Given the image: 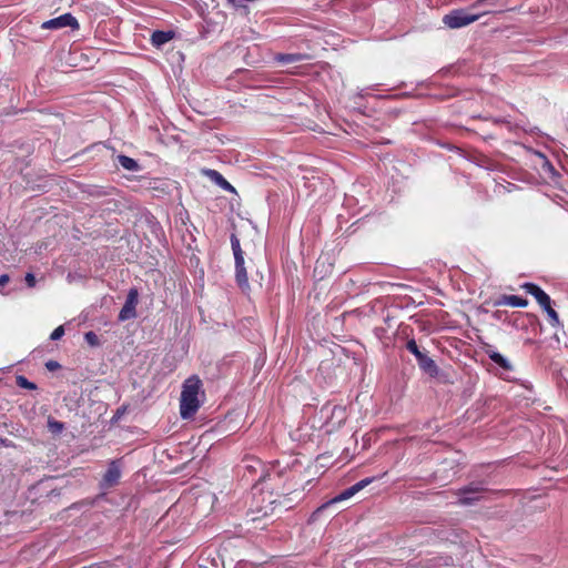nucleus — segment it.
I'll return each instance as SVG.
<instances>
[{
    "mask_svg": "<svg viewBox=\"0 0 568 568\" xmlns=\"http://www.w3.org/2000/svg\"><path fill=\"white\" fill-rule=\"evenodd\" d=\"M121 477V470L116 464H111L110 468L105 473L103 477V485L106 487H111L115 485Z\"/></svg>",
    "mask_w": 568,
    "mask_h": 568,
    "instance_id": "10",
    "label": "nucleus"
},
{
    "mask_svg": "<svg viewBox=\"0 0 568 568\" xmlns=\"http://www.w3.org/2000/svg\"><path fill=\"white\" fill-rule=\"evenodd\" d=\"M407 349L413 353L418 362L420 369H423L426 374L434 377L438 374V366L435 362L427 356L424 352H422L415 339H409L406 344Z\"/></svg>",
    "mask_w": 568,
    "mask_h": 568,
    "instance_id": "4",
    "label": "nucleus"
},
{
    "mask_svg": "<svg viewBox=\"0 0 568 568\" xmlns=\"http://www.w3.org/2000/svg\"><path fill=\"white\" fill-rule=\"evenodd\" d=\"M528 301L517 295H503L497 302V305H508L511 307H525Z\"/></svg>",
    "mask_w": 568,
    "mask_h": 568,
    "instance_id": "11",
    "label": "nucleus"
},
{
    "mask_svg": "<svg viewBox=\"0 0 568 568\" xmlns=\"http://www.w3.org/2000/svg\"><path fill=\"white\" fill-rule=\"evenodd\" d=\"M9 281H10L9 275H7V274L1 275L0 276V287L1 288L4 287L9 283Z\"/></svg>",
    "mask_w": 568,
    "mask_h": 568,
    "instance_id": "27",
    "label": "nucleus"
},
{
    "mask_svg": "<svg viewBox=\"0 0 568 568\" xmlns=\"http://www.w3.org/2000/svg\"><path fill=\"white\" fill-rule=\"evenodd\" d=\"M59 366H60V365H59L57 362H53V361H51V362H48V363H47V367H48V369H50V371H54V369H55V368H58Z\"/></svg>",
    "mask_w": 568,
    "mask_h": 568,
    "instance_id": "28",
    "label": "nucleus"
},
{
    "mask_svg": "<svg viewBox=\"0 0 568 568\" xmlns=\"http://www.w3.org/2000/svg\"><path fill=\"white\" fill-rule=\"evenodd\" d=\"M87 343L91 346H98L100 344L99 337L94 332H88L84 335Z\"/></svg>",
    "mask_w": 568,
    "mask_h": 568,
    "instance_id": "22",
    "label": "nucleus"
},
{
    "mask_svg": "<svg viewBox=\"0 0 568 568\" xmlns=\"http://www.w3.org/2000/svg\"><path fill=\"white\" fill-rule=\"evenodd\" d=\"M48 429L51 434L59 435L64 429V424L52 418V417H49L48 418Z\"/></svg>",
    "mask_w": 568,
    "mask_h": 568,
    "instance_id": "18",
    "label": "nucleus"
},
{
    "mask_svg": "<svg viewBox=\"0 0 568 568\" xmlns=\"http://www.w3.org/2000/svg\"><path fill=\"white\" fill-rule=\"evenodd\" d=\"M26 282H27L28 286H30V287L34 286V284H36V277H34V275H33V274H31V273H28V274L26 275Z\"/></svg>",
    "mask_w": 568,
    "mask_h": 568,
    "instance_id": "25",
    "label": "nucleus"
},
{
    "mask_svg": "<svg viewBox=\"0 0 568 568\" xmlns=\"http://www.w3.org/2000/svg\"><path fill=\"white\" fill-rule=\"evenodd\" d=\"M305 59H307V55L301 54V53H287V54H280L277 57V61H280L284 64L301 62Z\"/></svg>",
    "mask_w": 568,
    "mask_h": 568,
    "instance_id": "16",
    "label": "nucleus"
},
{
    "mask_svg": "<svg viewBox=\"0 0 568 568\" xmlns=\"http://www.w3.org/2000/svg\"><path fill=\"white\" fill-rule=\"evenodd\" d=\"M64 27H71L73 29H78L79 24L77 19L70 13L62 14L58 18L48 20L42 23L43 29H61Z\"/></svg>",
    "mask_w": 568,
    "mask_h": 568,
    "instance_id": "7",
    "label": "nucleus"
},
{
    "mask_svg": "<svg viewBox=\"0 0 568 568\" xmlns=\"http://www.w3.org/2000/svg\"><path fill=\"white\" fill-rule=\"evenodd\" d=\"M23 176L24 179L27 180V184L30 186V189L32 190H41L44 187V185L40 184V183H36L34 181H31L29 180V173H23Z\"/></svg>",
    "mask_w": 568,
    "mask_h": 568,
    "instance_id": "23",
    "label": "nucleus"
},
{
    "mask_svg": "<svg viewBox=\"0 0 568 568\" xmlns=\"http://www.w3.org/2000/svg\"><path fill=\"white\" fill-rule=\"evenodd\" d=\"M201 386L202 383L196 376H192L184 382L180 404V413L183 418H191L199 409Z\"/></svg>",
    "mask_w": 568,
    "mask_h": 568,
    "instance_id": "1",
    "label": "nucleus"
},
{
    "mask_svg": "<svg viewBox=\"0 0 568 568\" xmlns=\"http://www.w3.org/2000/svg\"><path fill=\"white\" fill-rule=\"evenodd\" d=\"M16 382H17V385L21 388H26V389H36L37 388L36 384H33L32 382H29L22 375L17 376Z\"/></svg>",
    "mask_w": 568,
    "mask_h": 568,
    "instance_id": "20",
    "label": "nucleus"
},
{
    "mask_svg": "<svg viewBox=\"0 0 568 568\" xmlns=\"http://www.w3.org/2000/svg\"><path fill=\"white\" fill-rule=\"evenodd\" d=\"M232 248L235 257V262L244 263L243 252L240 246V241L232 236Z\"/></svg>",
    "mask_w": 568,
    "mask_h": 568,
    "instance_id": "19",
    "label": "nucleus"
},
{
    "mask_svg": "<svg viewBox=\"0 0 568 568\" xmlns=\"http://www.w3.org/2000/svg\"><path fill=\"white\" fill-rule=\"evenodd\" d=\"M488 356H489V358L493 362L498 364L504 369H506V371H511L513 369L511 363L507 358H505L501 354H499V353H497L495 351H489L488 352Z\"/></svg>",
    "mask_w": 568,
    "mask_h": 568,
    "instance_id": "15",
    "label": "nucleus"
},
{
    "mask_svg": "<svg viewBox=\"0 0 568 568\" xmlns=\"http://www.w3.org/2000/svg\"><path fill=\"white\" fill-rule=\"evenodd\" d=\"M235 265H236V281H237V284L243 290L248 288V280H247L246 270L244 267V263L235 262Z\"/></svg>",
    "mask_w": 568,
    "mask_h": 568,
    "instance_id": "14",
    "label": "nucleus"
},
{
    "mask_svg": "<svg viewBox=\"0 0 568 568\" xmlns=\"http://www.w3.org/2000/svg\"><path fill=\"white\" fill-rule=\"evenodd\" d=\"M64 334V328L63 326H58L52 333H51V336L50 338L52 341H57V339H60Z\"/></svg>",
    "mask_w": 568,
    "mask_h": 568,
    "instance_id": "24",
    "label": "nucleus"
},
{
    "mask_svg": "<svg viewBox=\"0 0 568 568\" xmlns=\"http://www.w3.org/2000/svg\"><path fill=\"white\" fill-rule=\"evenodd\" d=\"M346 409L343 406H334L331 409V416L327 419V425L331 430L341 427L346 420Z\"/></svg>",
    "mask_w": 568,
    "mask_h": 568,
    "instance_id": "8",
    "label": "nucleus"
},
{
    "mask_svg": "<svg viewBox=\"0 0 568 568\" xmlns=\"http://www.w3.org/2000/svg\"><path fill=\"white\" fill-rule=\"evenodd\" d=\"M488 11L470 13L467 10H454L444 17V23L452 29L466 27L480 18L481 14Z\"/></svg>",
    "mask_w": 568,
    "mask_h": 568,
    "instance_id": "3",
    "label": "nucleus"
},
{
    "mask_svg": "<svg viewBox=\"0 0 568 568\" xmlns=\"http://www.w3.org/2000/svg\"><path fill=\"white\" fill-rule=\"evenodd\" d=\"M206 174L222 189L234 192V187L217 171L209 170Z\"/></svg>",
    "mask_w": 568,
    "mask_h": 568,
    "instance_id": "13",
    "label": "nucleus"
},
{
    "mask_svg": "<svg viewBox=\"0 0 568 568\" xmlns=\"http://www.w3.org/2000/svg\"><path fill=\"white\" fill-rule=\"evenodd\" d=\"M373 480H374V477H366V478L359 480L358 483H356L353 486L348 487L347 489L343 490L341 494L336 495L331 500H328L325 504H323L317 509V511H321L322 509H324V508H326V507H328V506H331L333 504H336V503H339V501H344V500H347V499L352 498L358 491H361L366 486H368L371 483H373Z\"/></svg>",
    "mask_w": 568,
    "mask_h": 568,
    "instance_id": "5",
    "label": "nucleus"
},
{
    "mask_svg": "<svg viewBox=\"0 0 568 568\" xmlns=\"http://www.w3.org/2000/svg\"><path fill=\"white\" fill-rule=\"evenodd\" d=\"M503 491H495L490 495H487V490L483 487L470 484L460 488L457 493L459 496L457 504L462 506H470L479 500H494L496 497L500 496Z\"/></svg>",
    "mask_w": 568,
    "mask_h": 568,
    "instance_id": "2",
    "label": "nucleus"
},
{
    "mask_svg": "<svg viewBox=\"0 0 568 568\" xmlns=\"http://www.w3.org/2000/svg\"><path fill=\"white\" fill-rule=\"evenodd\" d=\"M139 302V292L136 288H131L128 293L126 301L119 313V320L124 322L136 316L135 307Z\"/></svg>",
    "mask_w": 568,
    "mask_h": 568,
    "instance_id": "6",
    "label": "nucleus"
},
{
    "mask_svg": "<svg viewBox=\"0 0 568 568\" xmlns=\"http://www.w3.org/2000/svg\"><path fill=\"white\" fill-rule=\"evenodd\" d=\"M174 37L172 31H154L151 36V42L154 47L160 48Z\"/></svg>",
    "mask_w": 568,
    "mask_h": 568,
    "instance_id": "12",
    "label": "nucleus"
},
{
    "mask_svg": "<svg viewBox=\"0 0 568 568\" xmlns=\"http://www.w3.org/2000/svg\"><path fill=\"white\" fill-rule=\"evenodd\" d=\"M542 308L547 312V314H548V316H549L550 322H551V324H552V325H557V324H559V317H558V314H557V312L551 307V304H550V303H549V304H547V306H544Z\"/></svg>",
    "mask_w": 568,
    "mask_h": 568,
    "instance_id": "21",
    "label": "nucleus"
},
{
    "mask_svg": "<svg viewBox=\"0 0 568 568\" xmlns=\"http://www.w3.org/2000/svg\"><path fill=\"white\" fill-rule=\"evenodd\" d=\"M118 162L123 169L129 171H139L140 169L139 163L126 155H119Z\"/></svg>",
    "mask_w": 568,
    "mask_h": 568,
    "instance_id": "17",
    "label": "nucleus"
},
{
    "mask_svg": "<svg viewBox=\"0 0 568 568\" xmlns=\"http://www.w3.org/2000/svg\"><path fill=\"white\" fill-rule=\"evenodd\" d=\"M484 3L493 6L495 3V0H479L478 2H476L471 6V9H477L478 7H480Z\"/></svg>",
    "mask_w": 568,
    "mask_h": 568,
    "instance_id": "26",
    "label": "nucleus"
},
{
    "mask_svg": "<svg viewBox=\"0 0 568 568\" xmlns=\"http://www.w3.org/2000/svg\"><path fill=\"white\" fill-rule=\"evenodd\" d=\"M524 288L528 294L532 295L537 300L541 307L547 306V304L550 303L549 295L546 294L539 286L532 283H526Z\"/></svg>",
    "mask_w": 568,
    "mask_h": 568,
    "instance_id": "9",
    "label": "nucleus"
},
{
    "mask_svg": "<svg viewBox=\"0 0 568 568\" xmlns=\"http://www.w3.org/2000/svg\"><path fill=\"white\" fill-rule=\"evenodd\" d=\"M7 442H8L7 439L0 438V444L1 445H6L7 446L8 445Z\"/></svg>",
    "mask_w": 568,
    "mask_h": 568,
    "instance_id": "29",
    "label": "nucleus"
}]
</instances>
